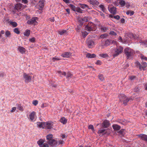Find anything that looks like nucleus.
<instances>
[{"instance_id": "nucleus-25", "label": "nucleus", "mask_w": 147, "mask_h": 147, "mask_svg": "<svg viewBox=\"0 0 147 147\" xmlns=\"http://www.w3.org/2000/svg\"><path fill=\"white\" fill-rule=\"evenodd\" d=\"M60 121L61 123L65 124L67 123V120L64 117H62L60 119Z\"/></svg>"}, {"instance_id": "nucleus-57", "label": "nucleus", "mask_w": 147, "mask_h": 147, "mask_svg": "<svg viewBox=\"0 0 147 147\" xmlns=\"http://www.w3.org/2000/svg\"><path fill=\"white\" fill-rule=\"evenodd\" d=\"M142 44L144 45H145L147 47V41H144L141 42Z\"/></svg>"}, {"instance_id": "nucleus-34", "label": "nucleus", "mask_w": 147, "mask_h": 147, "mask_svg": "<svg viewBox=\"0 0 147 147\" xmlns=\"http://www.w3.org/2000/svg\"><path fill=\"white\" fill-rule=\"evenodd\" d=\"M5 34L6 37H9L10 36L11 34L10 31L7 30L5 32Z\"/></svg>"}, {"instance_id": "nucleus-5", "label": "nucleus", "mask_w": 147, "mask_h": 147, "mask_svg": "<svg viewBox=\"0 0 147 147\" xmlns=\"http://www.w3.org/2000/svg\"><path fill=\"white\" fill-rule=\"evenodd\" d=\"M86 43L88 47L89 48H92L94 46V41L91 39H87Z\"/></svg>"}, {"instance_id": "nucleus-44", "label": "nucleus", "mask_w": 147, "mask_h": 147, "mask_svg": "<svg viewBox=\"0 0 147 147\" xmlns=\"http://www.w3.org/2000/svg\"><path fill=\"white\" fill-rule=\"evenodd\" d=\"M14 31L15 33L17 34H19L20 33V31L18 28H14Z\"/></svg>"}, {"instance_id": "nucleus-37", "label": "nucleus", "mask_w": 147, "mask_h": 147, "mask_svg": "<svg viewBox=\"0 0 147 147\" xmlns=\"http://www.w3.org/2000/svg\"><path fill=\"white\" fill-rule=\"evenodd\" d=\"M98 78L101 81L104 80V78L103 75L102 74H99L98 75Z\"/></svg>"}, {"instance_id": "nucleus-2", "label": "nucleus", "mask_w": 147, "mask_h": 147, "mask_svg": "<svg viewBox=\"0 0 147 147\" xmlns=\"http://www.w3.org/2000/svg\"><path fill=\"white\" fill-rule=\"evenodd\" d=\"M96 27L95 25L92 22L89 23L86 27V29L88 31L90 32L94 31Z\"/></svg>"}, {"instance_id": "nucleus-17", "label": "nucleus", "mask_w": 147, "mask_h": 147, "mask_svg": "<svg viewBox=\"0 0 147 147\" xmlns=\"http://www.w3.org/2000/svg\"><path fill=\"white\" fill-rule=\"evenodd\" d=\"M18 49L19 51L22 54L25 53L26 51V49L22 47H19Z\"/></svg>"}, {"instance_id": "nucleus-51", "label": "nucleus", "mask_w": 147, "mask_h": 147, "mask_svg": "<svg viewBox=\"0 0 147 147\" xmlns=\"http://www.w3.org/2000/svg\"><path fill=\"white\" fill-rule=\"evenodd\" d=\"M38 100H33L32 102V104L36 106L38 104Z\"/></svg>"}, {"instance_id": "nucleus-46", "label": "nucleus", "mask_w": 147, "mask_h": 147, "mask_svg": "<svg viewBox=\"0 0 147 147\" xmlns=\"http://www.w3.org/2000/svg\"><path fill=\"white\" fill-rule=\"evenodd\" d=\"M80 20H81L83 21L84 22H86L88 21V18L87 17H85L83 18H81Z\"/></svg>"}, {"instance_id": "nucleus-21", "label": "nucleus", "mask_w": 147, "mask_h": 147, "mask_svg": "<svg viewBox=\"0 0 147 147\" xmlns=\"http://www.w3.org/2000/svg\"><path fill=\"white\" fill-rule=\"evenodd\" d=\"M35 114L36 113L34 111H33L30 115L29 117L31 121H32L34 120Z\"/></svg>"}, {"instance_id": "nucleus-62", "label": "nucleus", "mask_w": 147, "mask_h": 147, "mask_svg": "<svg viewBox=\"0 0 147 147\" xmlns=\"http://www.w3.org/2000/svg\"><path fill=\"white\" fill-rule=\"evenodd\" d=\"M101 61H100L98 60L97 61L96 64L97 65H100L101 64Z\"/></svg>"}, {"instance_id": "nucleus-32", "label": "nucleus", "mask_w": 147, "mask_h": 147, "mask_svg": "<svg viewBox=\"0 0 147 147\" xmlns=\"http://www.w3.org/2000/svg\"><path fill=\"white\" fill-rule=\"evenodd\" d=\"M119 3L121 6H124L125 5V2L124 1L120 0L119 1Z\"/></svg>"}, {"instance_id": "nucleus-26", "label": "nucleus", "mask_w": 147, "mask_h": 147, "mask_svg": "<svg viewBox=\"0 0 147 147\" xmlns=\"http://www.w3.org/2000/svg\"><path fill=\"white\" fill-rule=\"evenodd\" d=\"M53 137V135L51 134H49L47 136V142L48 141H50V140H52Z\"/></svg>"}, {"instance_id": "nucleus-29", "label": "nucleus", "mask_w": 147, "mask_h": 147, "mask_svg": "<svg viewBox=\"0 0 147 147\" xmlns=\"http://www.w3.org/2000/svg\"><path fill=\"white\" fill-rule=\"evenodd\" d=\"M58 32L59 34L60 35H63L64 33H67V32L66 30H60L58 31Z\"/></svg>"}, {"instance_id": "nucleus-64", "label": "nucleus", "mask_w": 147, "mask_h": 147, "mask_svg": "<svg viewBox=\"0 0 147 147\" xmlns=\"http://www.w3.org/2000/svg\"><path fill=\"white\" fill-rule=\"evenodd\" d=\"M63 1L67 3H69L70 2V0H63Z\"/></svg>"}, {"instance_id": "nucleus-11", "label": "nucleus", "mask_w": 147, "mask_h": 147, "mask_svg": "<svg viewBox=\"0 0 147 147\" xmlns=\"http://www.w3.org/2000/svg\"><path fill=\"white\" fill-rule=\"evenodd\" d=\"M48 143L50 145L52 146H55L56 145L58 144L57 141L53 139L50 140V141H48Z\"/></svg>"}, {"instance_id": "nucleus-20", "label": "nucleus", "mask_w": 147, "mask_h": 147, "mask_svg": "<svg viewBox=\"0 0 147 147\" xmlns=\"http://www.w3.org/2000/svg\"><path fill=\"white\" fill-rule=\"evenodd\" d=\"M86 57L88 58H95L96 56L94 54H91L88 53L86 54Z\"/></svg>"}, {"instance_id": "nucleus-58", "label": "nucleus", "mask_w": 147, "mask_h": 147, "mask_svg": "<svg viewBox=\"0 0 147 147\" xmlns=\"http://www.w3.org/2000/svg\"><path fill=\"white\" fill-rule=\"evenodd\" d=\"M47 106V104L46 103H43L42 104L41 107L43 108L44 107H46Z\"/></svg>"}, {"instance_id": "nucleus-12", "label": "nucleus", "mask_w": 147, "mask_h": 147, "mask_svg": "<svg viewBox=\"0 0 147 147\" xmlns=\"http://www.w3.org/2000/svg\"><path fill=\"white\" fill-rule=\"evenodd\" d=\"M53 125L52 122L51 121H48L45 123V126L48 129H51L52 128Z\"/></svg>"}, {"instance_id": "nucleus-31", "label": "nucleus", "mask_w": 147, "mask_h": 147, "mask_svg": "<svg viewBox=\"0 0 147 147\" xmlns=\"http://www.w3.org/2000/svg\"><path fill=\"white\" fill-rule=\"evenodd\" d=\"M69 7L72 10L74 11H75L76 8L75 6L72 4H70L69 5Z\"/></svg>"}, {"instance_id": "nucleus-41", "label": "nucleus", "mask_w": 147, "mask_h": 147, "mask_svg": "<svg viewBox=\"0 0 147 147\" xmlns=\"http://www.w3.org/2000/svg\"><path fill=\"white\" fill-rule=\"evenodd\" d=\"M99 56L105 58L108 56V55L106 53H102L99 55Z\"/></svg>"}, {"instance_id": "nucleus-39", "label": "nucleus", "mask_w": 147, "mask_h": 147, "mask_svg": "<svg viewBox=\"0 0 147 147\" xmlns=\"http://www.w3.org/2000/svg\"><path fill=\"white\" fill-rule=\"evenodd\" d=\"M136 66L137 67H139L140 69V67H141V64L138 61H137L135 63Z\"/></svg>"}, {"instance_id": "nucleus-19", "label": "nucleus", "mask_w": 147, "mask_h": 147, "mask_svg": "<svg viewBox=\"0 0 147 147\" xmlns=\"http://www.w3.org/2000/svg\"><path fill=\"white\" fill-rule=\"evenodd\" d=\"M71 53L70 52H65L61 55V56L63 57L68 58L71 55Z\"/></svg>"}, {"instance_id": "nucleus-49", "label": "nucleus", "mask_w": 147, "mask_h": 147, "mask_svg": "<svg viewBox=\"0 0 147 147\" xmlns=\"http://www.w3.org/2000/svg\"><path fill=\"white\" fill-rule=\"evenodd\" d=\"M17 108H18L19 109V110L20 111H23V107L20 105L19 104L18 105Z\"/></svg>"}, {"instance_id": "nucleus-47", "label": "nucleus", "mask_w": 147, "mask_h": 147, "mask_svg": "<svg viewBox=\"0 0 147 147\" xmlns=\"http://www.w3.org/2000/svg\"><path fill=\"white\" fill-rule=\"evenodd\" d=\"M82 10L79 7H77L75 11L81 13H82Z\"/></svg>"}, {"instance_id": "nucleus-55", "label": "nucleus", "mask_w": 147, "mask_h": 147, "mask_svg": "<svg viewBox=\"0 0 147 147\" xmlns=\"http://www.w3.org/2000/svg\"><path fill=\"white\" fill-rule=\"evenodd\" d=\"M141 57L142 59H144L146 61H147V58L144 56L143 55H141Z\"/></svg>"}, {"instance_id": "nucleus-35", "label": "nucleus", "mask_w": 147, "mask_h": 147, "mask_svg": "<svg viewBox=\"0 0 147 147\" xmlns=\"http://www.w3.org/2000/svg\"><path fill=\"white\" fill-rule=\"evenodd\" d=\"M80 7L83 9H84L85 7L88 8V6L87 5L85 4H80Z\"/></svg>"}, {"instance_id": "nucleus-45", "label": "nucleus", "mask_w": 147, "mask_h": 147, "mask_svg": "<svg viewBox=\"0 0 147 147\" xmlns=\"http://www.w3.org/2000/svg\"><path fill=\"white\" fill-rule=\"evenodd\" d=\"M88 34V33L86 31L82 32V34L83 37H85Z\"/></svg>"}, {"instance_id": "nucleus-40", "label": "nucleus", "mask_w": 147, "mask_h": 147, "mask_svg": "<svg viewBox=\"0 0 147 147\" xmlns=\"http://www.w3.org/2000/svg\"><path fill=\"white\" fill-rule=\"evenodd\" d=\"M57 72L58 73H59V74H60V76H61V74L62 75L65 76L66 75V73L65 72H62L60 71H57Z\"/></svg>"}, {"instance_id": "nucleus-36", "label": "nucleus", "mask_w": 147, "mask_h": 147, "mask_svg": "<svg viewBox=\"0 0 147 147\" xmlns=\"http://www.w3.org/2000/svg\"><path fill=\"white\" fill-rule=\"evenodd\" d=\"M10 24L12 25L13 27H15L17 26V24L16 22H11Z\"/></svg>"}, {"instance_id": "nucleus-38", "label": "nucleus", "mask_w": 147, "mask_h": 147, "mask_svg": "<svg viewBox=\"0 0 147 147\" xmlns=\"http://www.w3.org/2000/svg\"><path fill=\"white\" fill-rule=\"evenodd\" d=\"M108 36V35L107 34H102L100 35V38H106Z\"/></svg>"}, {"instance_id": "nucleus-28", "label": "nucleus", "mask_w": 147, "mask_h": 147, "mask_svg": "<svg viewBox=\"0 0 147 147\" xmlns=\"http://www.w3.org/2000/svg\"><path fill=\"white\" fill-rule=\"evenodd\" d=\"M106 129H100L98 131V134H105L107 131H106Z\"/></svg>"}, {"instance_id": "nucleus-16", "label": "nucleus", "mask_w": 147, "mask_h": 147, "mask_svg": "<svg viewBox=\"0 0 147 147\" xmlns=\"http://www.w3.org/2000/svg\"><path fill=\"white\" fill-rule=\"evenodd\" d=\"M138 136L142 140L147 142V135L144 134H140L138 135Z\"/></svg>"}, {"instance_id": "nucleus-48", "label": "nucleus", "mask_w": 147, "mask_h": 147, "mask_svg": "<svg viewBox=\"0 0 147 147\" xmlns=\"http://www.w3.org/2000/svg\"><path fill=\"white\" fill-rule=\"evenodd\" d=\"M109 34L111 36H116L117 33L113 31H111L109 33Z\"/></svg>"}, {"instance_id": "nucleus-50", "label": "nucleus", "mask_w": 147, "mask_h": 147, "mask_svg": "<svg viewBox=\"0 0 147 147\" xmlns=\"http://www.w3.org/2000/svg\"><path fill=\"white\" fill-rule=\"evenodd\" d=\"M88 128L89 129H91L92 131L94 130V129L93 125H89Z\"/></svg>"}, {"instance_id": "nucleus-7", "label": "nucleus", "mask_w": 147, "mask_h": 147, "mask_svg": "<svg viewBox=\"0 0 147 147\" xmlns=\"http://www.w3.org/2000/svg\"><path fill=\"white\" fill-rule=\"evenodd\" d=\"M23 78L25 80L26 83H28L30 82L31 81V77L28 74H27L26 73H24Z\"/></svg>"}, {"instance_id": "nucleus-22", "label": "nucleus", "mask_w": 147, "mask_h": 147, "mask_svg": "<svg viewBox=\"0 0 147 147\" xmlns=\"http://www.w3.org/2000/svg\"><path fill=\"white\" fill-rule=\"evenodd\" d=\"M111 40H109V39L106 40L105 41V42L103 45H102V46H107L109 45L111 43Z\"/></svg>"}, {"instance_id": "nucleus-43", "label": "nucleus", "mask_w": 147, "mask_h": 147, "mask_svg": "<svg viewBox=\"0 0 147 147\" xmlns=\"http://www.w3.org/2000/svg\"><path fill=\"white\" fill-rule=\"evenodd\" d=\"M66 78H71L72 76V74L69 72H68L67 74Z\"/></svg>"}, {"instance_id": "nucleus-42", "label": "nucleus", "mask_w": 147, "mask_h": 147, "mask_svg": "<svg viewBox=\"0 0 147 147\" xmlns=\"http://www.w3.org/2000/svg\"><path fill=\"white\" fill-rule=\"evenodd\" d=\"M131 37L132 38H133L134 39H137V38H138V37L136 35V34H132L131 35Z\"/></svg>"}, {"instance_id": "nucleus-14", "label": "nucleus", "mask_w": 147, "mask_h": 147, "mask_svg": "<svg viewBox=\"0 0 147 147\" xmlns=\"http://www.w3.org/2000/svg\"><path fill=\"white\" fill-rule=\"evenodd\" d=\"M110 125L109 121L107 120L104 121L102 124V127L105 128H107L109 127Z\"/></svg>"}, {"instance_id": "nucleus-27", "label": "nucleus", "mask_w": 147, "mask_h": 147, "mask_svg": "<svg viewBox=\"0 0 147 147\" xmlns=\"http://www.w3.org/2000/svg\"><path fill=\"white\" fill-rule=\"evenodd\" d=\"M30 30H26L24 32V36H28L30 34Z\"/></svg>"}, {"instance_id": "nucleus-52", "label": "nucleus", "mask_w": 147, "mask_h": 147, "mask_svg": "<svg viewBox=\"0 0 147 147\" xmlns=\"http://www.w3.org/2000/svg\"><path fill=\"white\" fill-rule=\"evenodd\" d=\"M58 142V144H57L59 145L60 144H63L64 143V141L63 140H60L57 141Z\"/></svg>"}, {"instance_id": "nucleus-63", "label": "nucleus", "mask_w": 147, "mask_h": 147, "mask_svg": "<svg viewBox=\"0 0 147 147\" xmlns=\"http://www.w3.org/2000/svg\"><path fill=\"white\" fill-rule=\"evenodd\" d=\"M16 109V107H13L12 108V109L11 111V112H14Z\"/></svg>"}, {"instance_id": "nucleus-60", "label": "nucleus", "mask_w": 147, "mask_h": 147, "mask_svg": "<svg viewBox=\"0 0 147 147\" xmlns=\"http://www.w3.org/2000/svg\"><path fill=\"white\" fill-rule=\"evenodd\" d=\"M111 43L112 44L116 45V43H117V42L116 41H115L114 40H111Z\"/></svg>"}, {"instance_id": "nucleus-10", "label": "nucleus", "mask_w": 147, "mask_h": 147, "mask_svg": "<svg viewBox=\"0 0 147 147\" xmlns=\"http://www.w3.org/2000/svg\"><path fill=\"white\" fill-rule=\"evenodd\" d=\"M22 4L20 3L17 4L14 8L13 12L15 13L17 11H19L21 9Z\"/></svg>"}, {"instance_id": "nucleus-6", "label": "nucleus", "mask_w": 147, "mask_h": 147, "mask_svg": "<svg viewBox=\"0 0 147 147\" xmlns=\"http://www.w3.org/2000/svg\"><path fill=\"white\" fill-rule=\"evenodd\" d=\"M119 100L120 101H123V104L125 105H127V103L129 101V99L125 95L121 96H120Z\"/></svg>"}, {"instance_id": "nucleus-61", "label": "nucleus", "mask_w": 147, "mask_h": 147, "mask_svg": "<svg viewBox=\"0 0 147 147\" xmlns=\"http://www.w3.org/2000/svg\"><path fill=\"white\" fill-rule=\"evenodd\" d=\"M114 18L117 20H119L120 18V16L118 15H116L113 17Z\"/></svg>"}, {"instance_id": "nucleus-4", "label": "nucleus", "mask_w": 147, "mask_h": 147, "mask_svg": "<svg viewBox=\"0 0 147 147\" xmlns=\"http://www.w3.org/2000/svg\"><path fill=\"white\" fill-rule=\"evenodd\" d=\"M37 19L38 18L37 17H33L31 19L28 20L27 23L28 24L36 25L37 23L36 21Z\"/></svg>"}, {"instance_id": "nucleus-3", "label": "nucleus", "mask_w": 147, "mask_h": 147, "mask_svg": "<svg viewBox=\"0 0 147 147\" xmlns=\"http://www.w3.org/2000/svg\"><path fill=\"white\" fill-rule=\"evenodd\" d=\"M123 48L122 47L120 46L117 47L114 50V52L113 54L114 57H115L121 54L123 51Z\"/></svg>"}, {"instance_id": "nucleus-1", "label": "nucleus", "mask_w": 147, "mask_h": 147, "mask_svg": "<svg viewBox=\"0 0 147 147\" xmlns=\"http://www.w3.org/2000/svg\"><path fill=\"white\" fill-rule=\"evenodd\" d=\"M124 52L127 59L131 58L135 53L134 51L129 47L125 48Z\"/></svg>"}, {"instance_id": "nucleus-23", "label": "nucleus", "mask_w": 147, "mask_h": 147, "mask_svg": "<svg viewBox=\"0 0 147 147\" xmlns=\"http://www.w3.org/2000/svg\"><path fill=\"white\" fill-rule=\"evenodd\" d=\"M112 127L115 130L118 131L121 129V127L117 124H114Z\"/></svg>"}, {"instance_id": "nucleus-54", "label": "nucleus", "mask_w": 147, "mask_h": 147, "mask_svg": "<svg viewBox=\"0 0 147 147\" xmlns=\"http://www.w3.org/2000/svg\"><path fill=\"white\" fill-rule=\"evenodd\" d=\"M81 26L79 25V26H78L76 28V30L77 32H80V30L81 29Z\"/></svg>"}, {"instance_id": "nucleus-13", "label": "nucleus", "mask_w": 147, "mask_h": 147, "mask_svg": "<svg viewBox=\"0 0 147 147\" xmlns=\"http://www.w3.org/2000/svg\"><path fill=\"white\" fill-rule=\"evenodd\" d=\"M45 0H40L39 2V9L42 10L43 9L44 6Z\"/></svg>"}, {"instance_id": "nucleus-24", "label": "nucleus", "mask_w": 147, "mask_h": 147, "mask_svg": "<svg viewBox=\"0 0 147 147\" xmlns=\"http://www.w3.org/2000/svg\"><path fill=\"white\" fill-rule=\"evenodd\" d=\"M37 125L40 128H43L45 125V123L38 122L37 123Z\"/></svg>"}, {"instance_id": "nucleus-15", "label": "nucleus", "mask_w": 147, "mask_h": 147, "mask_svg": "<svg viewBox=\"0 0 147 147\" xmlns=\"http://www.w3.org/2000/svg\"><path fill=\"white\" fill-rule=\"evenodd\" d=\"M87 1L92 5H98L99 4V2L96 0H87Z\"/></svg>"}, {"instance_id": "nucleus-9", "label": "nucleus", "mask_w": 147, "mask_h": 147, "mask_svg": "<svg viewBox=\"0 0 147 147\" xmlns=\"http://www.w3.org/2000/svg\"><path fill=\"white\" fill-rule=\"evenodd\" d=\"M44 140L40 139L37 142V143L40 147H49L48 144L46 143H44Z\"/></svg>"}, {"instance_id": "nucleus-18", "label": "nucleus", "mask_w": 147, "mask_h": 147, "mask_svg": "<svg viewBox=\"0 0 147 147\" xmlns=\"http://www.w3.org/2000/svg\"><path fill=\"white\" fill-rule=\"evenodd\" d=\"M147 66V63L145 62H142L141 63V67H140V70H141L142 69H143L144 70H145V69Z\"/></svg>"}, {"instance_id": "nucleus-53", "label": "nucleus", "mask_w": 147, "mask_h": 147, "mask_svg": "<svg viewBox=\"0 0 147 147\" xmlns=\"http://www.w3.org/2000/svg\"><path fill=\"white\" fill-rule=\"evenodd\" d=\"M29 41L30 42H35V38L33 37L32 38H30L29 39Z\"/></svg>"}, {"instance_id": "nucleus-30", "label": "nucleus", "mask_w": 147, "mask_h": 147, "mask_svg": "<svg viewBox=\"0 0 147 147\" xmlns=\"http://www.w3.org/2000/svg\"><path fill=\"white\" fill-rule=\"evenodd\" d=\"M140 87L138 86V87H136L134 89V91L135 92L139 93L140 92Z\"/></svg>"}, {"instance_id": "nucleus-8", "label": "nucleus", "mask_w": 147, "mask_h": 147, "mask_svg": "<svg viewBox=\"0 0 147 147\" xmlns=\"http://www.w3.org/2000/svg\"><path fill=\"white\" fill-rule=\"evenodd\" d=\"M108 9L110 12L112 14H115L117 13L116 8L112 5H109Z\"/></svg>"}, {"instance_id": "nucleus-59", "label": "nucleus", "mask_w": 147, "mask_h": 147, "mask_svg": "<svg viewBox=\"0 0 147 147\" xmlns=\"http://www.w3.org/2000/svg\"><path fill=\"white\" fill-rule=\"evenodd\" d=\"M60 59L57 57H54L52 59L53 61H55L59 60Z\"/></svg>"}, {"instance_id": "nucleus-56", "label": "nucleus", "mask_w": 147, "mask_h": 147, "mask_svg": "<svg viewBox=\"0 0 147 147\" xmlns=\"http://www.w3.org/2000/svg\"><path fill=\"white\" fill-rule=\"evenodd\" d=\"M136 77L135 76H132L129 77V79L131 80H134L135 78H136Z\"/></svg>"}, {"instance_id": "nucleus-33", "label": "nucleus", "mask_w": 147, "mask_h": 147, "mask_svg": "<svg viewBox=\"0 0 147 147\" xmlns=\"http://www.w3.org/2000/svg\"><path fill=\"white\" fill-rule=\"evenodd\" d=\"M126 13L127 15L129 14L130 16H131L134 14V12L133 11H128L126 12Z\"/></svg>"}]
</instances>
